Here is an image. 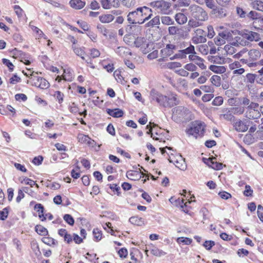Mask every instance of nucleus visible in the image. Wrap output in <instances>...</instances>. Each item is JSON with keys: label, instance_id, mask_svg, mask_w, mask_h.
Instances as JSON below:
<instances>
[{"label": "nucleus", "instance_id": "1", "mask_svg": "<svg viewBox=\"0 0 263 263\" xmlns=\"http://www.w3.org/2000/svg\"><path fill=\"white\" fill-rule=\"evenodd\" d=\"M152 16L151 9L146 7H138L136 10L129 12L127 20L130 24H142Z\"/></svg>", "mask_w": 263, "mask_h": 263}, {"label": "nucleus", "instance_id": "2", "mask_svg": "<svg viewBox=\"0 0 263 263\" xmlns=\"http://www.w3.org/2000/svg\"><path fill=\"white\" fill-rule=\"evenodd\" d=\"M151 101H156L160 105L163 107H172L178 103L176 95L166 96L162 95L154 89L150 92Z\"/></svg>", "mask_w": 263, "mask_h": 263}, {"label": "nucleus", "instance_id": "3", "mask_svg": "<svg viewBox=\"0 0 263 263\" xmlns=\"http://www.w3.org/2000/svg\"><path fill=\"white\" fill-rule=\"evenodd\" d=\"M180 48L182 49L179 50L178 52L170 58V60L175 59H185L189 56L196 53L195 47L190 43L183 42L180 45Z\"/></svg>", "mask_w": 263, "mask_h": 263}, {"label": "nucleus", "instance_id": "4", "mask_svg": "<svg viewBox=\"0 0 263 263\" xmlns=\"http://www.w3.org/2000/svg\"><path fill=\"white\" fill-rule=\"evenodd\" d=\"M205 130V125L204 123L196 121L193 122L189 127L185 130L186 133L189 136H192L197 138L199 137H202Z\"/></svg>", "mask_w": 263, "mask_h": 263}, {"label": "nucleus", "instance_id": "5", "mask_svg": "<svg viewBox=\"0 0 263 263\" xmlns=\"http://www.w3.org/2000/svg\"><path fill=\"white\" fill-rule=\"evenodd\" d=\"M25 74L29 78L27 81V84H31V85L41 89H47L50 86L49 83L44 78L38 77L37 73L32 72L29 75L27 73Z\"/></svg>", "mask_w": 263, "mask_h": 263}, {"label": "nucleus", "instance_id": "6", "mask_svg": "<svg viewBox=\"0 0 263 263\" xmlns=\"http://www.w3.org/2000/svg\"><path fill=\"white\" fill-rule=\"evenodd\" d=\"M190 14L194 19L199 21H205L208 18L207 13L200 6L192 5L189 9Z\"/></svg>", "mask_w": 263, "mask_h": 263}, {"label": "nucleus", "instance_id": "7", "mask_svg": "<svg viewBox=\"0 0 263 263\" xmlns=\"http://www.w3.org/2000/svg\"><path fill=\"white\" fill-rule=\"evenodd\" d=\"M150 5L152 7L164 14L168 13L170 11L169 9L171 7L170 3L162 0L153 2L151 3Z\"/></svg>", "mask_w": 263, "mask_h": 263}, {"label": "nucleus", "instance_id": "8", "mask_svg": "<svg viewBox=\"0 0 263 263\" xmlns=\"http://www.w3.org/2000/svg\"><path fill=\"white\" fill-rule=\"evenodd\" d=\"M189 59L193 63L197 65L201 70L206 69V66L204 64V60L197 55V53L189 56Z\"/></svg>", "mask_w": 263, "mask_h": 263}, {"label": "nucleus", "instance_id": "9", "mask_svg": "<svg viewBox=\"0 0 263 263\" xmlns=\"http://www.w3.org/2000/svg\"><path fill=\"white\" fill-rule=\"evenodd\" d=\"M177 49L178 47L176 45L168 44L165 48L161 50V53L163 58L170 57L174 53V50H176Z\"/></svg>", "mask_w": 263, "mask_h": 263}, {"label": "nucleus", "instance_id": "10", "mask_svg": "<svg viewBox=\"0 0 263 263\" xmlns=\"http://www.w3.org/2000/svg\"><path fill=\"white\" fill-rule=\"evenodd\" d=\"M168 31L170 35H176L178 37H183L184 36V31L182 27L170 26L168 28Z\"/></svg>", "mask_w": 263, "mask_h": 263}, {"label": "nucleus", "instance_id": "11", "mask_svg": "<svg viewBox=\"0 0 263 263\" xmlns=\"http://www.w3.org/2000/svg\"><path fill=\"white\" fill-rule=\"evenodd\" d=\"M233 125L235 129L239 132H245L248 129V126L246 123L240 119L236 120Z\"/></svg>", "mask_w": 263, "mask_h": 263}, {"label": "nucleus", "instance_id": "12", "mask_svg": "<svg viewBox=\"0 0 263 263\" xmlns=\"http://www.w3.org/2000/svg\"><path fill=\"white\" fill-rule=\"evenodd\" d=\"M134 43L136 47L144 48V50H143V51H144L146 49V47H147L148 46V44L146 43V40L144 37H137L135 39Z\"/></svg>", "mask_w": 263, "mask_h": 263}, {"label": "nucleus", "instance_id": "13", "mask_svg": "<svg viewBox=\"0 0 263 263\" xmlns=\"http://www.w3.org/2000/svg\"><path fill=\"white\" fill-rule=\"evenodd\" d=\"M248 56L251 62L256 63L261 57V53L258 50L251 49L248 52Z\"/></svg>", "mask_w": 263, "mask_h": 263}, {"label": "nucleus", "instance_id": "14", "mask_svg": "<svg viewBox=\"0 0 263 263\" xmlns=\"http://www.w3.org/2000/svg\"><path fill=\"white\" fill-rule=\"evenodd\" d=\"M222 112L223 114L221 115V117H222L223 119L228 121H234V111L232 110L231 108L223 110Z\"/></svg>", "mask_w": 263, "mask_h": 263}, {"label": "nucleus", "instance_id": "15", "mask_svg": "<svg viewBox=\"0 0 263 263\" xmlns=\"http://www.w3.org/2000/svg\"><path fill=\"white\" fill-rule=\"evenodd\" d=\"M260 111L248 109L245 113V117L249 119H257L260 116Z\"/></svg>", "mask_w": 263, "mask_h": 263}, {"label": "nucleus", "instance_id": "16", "mask_svg": "<svg viewBox=\"0 0 263 263\" xmlns=\"http://www.w3.org/2000/svg\"><path fill=\"white\" fill-rule=\"evenodd\" d=\"M69 5L71 8L76 10L82 9L85 5V2L82 0H70Z\"/></svg>", "mask_w": 263, "mask_h": 263}, {"label": "nucleus", "instance_id": "17", "mask_svg": "<svg viewBox=\"0 0 263 263\" xmlns=\"http://www.w3.org/2000/svg\"><path fill=\"white\" fill-rule=\"evenodd\" d=\"M189 110L182 106H178L173 110V116H176L179 118H183L186 111Z\"/></svg>", "mask_w": 263, "mask_h": 263}, {"label": "nucleus", "instance_id": "18", "mask_svg": "<svg viewBox=\"0 0 263 263\" xmlns=\"http://www.w3.org/2000/svg\"><path fill=\"white\" fill-rule=\"evenodd\" d=\"M72 49L74 53L78 56L80 57L83 60H85V51L84 47H78L77 45H72Z\"/></svg>", "mask_w": 263, "mask_h": 263}, {"label": "nucleus", "instance_id": "19", "mask_svg": "<svg viewBox=\"0 0 263 263\" xmlns=\"http://www.w3.org/2000/svg\"><path fill=\"white\" fill-rule=\"evenodd\" d=\"M243 37L250 41H258L260 39V34L253 31H249L247 33H245Z\"/></svg>", "mask_w": 263, "mask_h": 263}, {"label": "nucleus", "instance_id": "20", "mask_svg": "<svg viewBox=\"0 0 263 263\" xmlns=\"http://www.w3.org/2000/svg\"><path fill=\"white\" fill-rule=\"evenodd\" d=\"M106 111L109 115L114 118L121 117L124 114L123 111L119 108L107 109Z\"/></svg>", "mask_w": 263, "mask_h": 263}, {"label": "nucleus", "instance_id": "21", "mask_svg": "<svg viewBox=\"0 0 263 263\" xmlns=\"http://www.w3.org/2000/svg\"><path fill=\"white\" fill-rule=\"evenodd\" d=\"M115 52L119 55L122 57H125L128 55H132V53L129 51V49L124 47H118L115 50Z\"/></svg>", "mask_w": 263, "mask_h": 263}, {"label": "nucleus", "instance_id": "22", "mask_svg": "<svg viewBox=\"0 0 263 263\" xmlns=\"http://www.w3.org/2000/svg\"><path fill=\"white\" fill-rule=\"evenodd\" d=\"M215 158H209L208 161L209 162V165L216 170H220L223 168V164L221 163L215 162Z\"/></svg>", "mask_w": 263, "mask_h": 263}, {"label": "nucleus", "instance_id": "23", "mask_svg": "<svg viewBox=\"0 0 263 263\" xmlns=\"http://www.w3.org/2000/svg\"><path fill=\"white\" fill-rule=\"evenodd\" d=\"M115 16L111 14H106L100 15L99 20L102 23H109L114 20Z\"/></svg>", "mask_w": 263, "mask_h": 263}, {"label": "nucleus", "instance_id": "24", "mask_svg": "<svg viewBox=\"0 0 263 263\" xmlns=\"http://www.w3.org/2000/svg\"><path fill=\"white\" fill-rule=\"evenodd\" d=\"M209 69L216 73H223L226 71V68L224 66H221L212 65L210 66Z\"/></svg>", "mask_w": 263, "mask_h": 263}, {"label": "nucleus", "instance_id": "25", "mask_svg": "<svg viewBox=\"0 0 263 263\" xmlns=\"http://www.w3.org/2000/svg\"><path fill=\"white\" fill-rule=\"evenodd\" d=\"M176 21L179 24H183L187 21V18L183 13H177L175 15Z\"/></svg>", "mask_w": 263, "mask_h": 263}, {"label": "nucleus", "instance_id": "26", "mask_svg": "<svg viewBox=\"0 0 263 263\" xmlns=\"http://www.w3.org/2000/svg\"><path fill=\"white\" fill-rule=\"evenodd\" d=\"M251 5L254 9L263 11V2L260 1H254L252 2Z\"/></svg>", "mask_w": 263, "mask_h": 263}, {"label": "nucleus", "instance_id": "27", "mask_svg": "<svg viewBox=\"0 0 263 263\" xmlns=\"http://www.w3.org/2000/svg\"><path fill=\"white\" fill-rule=\"evenodd\" d=\"M35 230L41 235H46L48 233L47 230L41 225H36L35 227Z\"/></svg>", "mask_w": 263, "mask_h": 263}, {"label": "nucleus", "instance_id": "28", "mask_svg": "<svg viewBox=\"0 0 263 263\" xmlns=\"http://www.w3.org/2000/svg\"><path fill=\"white\" fill-rule=\"evenodd\" d=\"M202 21L196 20L193 18L189 20L187 25L191 28H195L201 26L202 25Z\"/></svg>", "mask_w": 263, "mask_h": 263}, {"label": "nucleus", "instance_id": "29", "mask_svg": "<svg viewBox=\"0 0 263 263\" xmlns=\"http://www.w3.org/2000/svg\"><path fill=\"white\" fill-rule=\"evenodd\" d=\"M137 29V31H140L141 30V27L139 26H132L131 25H127L125 27L126 32L127 33V34H131L133 33V29Z\"/></svg>", "mask_w": 263, "mask_h": 263}, {"label": "nucleus", "instance_id": "30", "mask_svg": "<svg viewBox=\"0 0 263 263\" xmlns=\"http://www.w3.org/2000/svg\"><path fill=\"white\" fill-rule=\"evenodd\" d=\"M161 22L165 25H171L174 24V20L170 16H163L161 18Z\"/></svg>", "mask_w": 263, "mask_h": 263}, {"label": "nucleus", "instance_id": "31", "mask_svg": "<svg viewBox=\"0 0 263 263\" xmlns=\"http://www.w3.org/2000/svg\"><path fill=\"white\" fill-rule=\"evenodd\" d=\"M42 241L44 243L49 246L57 245L58 244V241L51 237H44Z\"/></svg>", "mask_w": 263, "mask_h": 263}, {"label": "nucleus", "instance_id": "32", "mask_svg": "<svg viewBox=\"0 0 263 263\" xmlns=\"http://www.w3.org/2000/svg\"><path fill=\"white\" fill-rule=\"evenodd\" d=\"M160 23L159 16H156L145 24L146 27H154Z\"/></svg>", "mask_w": 263, "mask_h": 263}, {"label": "nucleus", "instance_id": "33", "mask_svg": "<svg viewBox=\"0 0 263 263\" xmlns=\"http://www.w3.org/2000/svg\"><path fill=\"white\" fill-rule=\"evenodd\" d=\"M192 41L195 44L205 43L206 39L204 36H194L192 38Z\"/></svg>", "mask_w": 263, "mask_h": 263}, {"label": "nucleus", "instance_id": "34", "mask_svg": "<svg viewBox=\"0 0 263 263\" xmlns=\"http://www.w3.org/2000/svg\"><path fill=\"white\" fill-rule=\"evenodd\" d=\"M92 232L95 240L96 241H100L102 238V231H100L99 229L96 228L93 229Z\"/></svg>", "mask_w": 263, "mask_h": 263}, {"label": "nucleus", "instance_id": "35", "mask_svg": "<svg viewBox=\"0 0 263 263\" xmlns=\"http://www.w3.org/2000/svg\"><path fill=\"white\" fill-rule=\"evenodd\" d=\"M151 253L157 256H161L164 255L165 253L162 250H159L158 248L153 247L151 249Z\"/></svg>", "mask_w": 263, "mask_h": 263}, {"label": "nucleus", "instance_id": "36", "mask_svg": "<svg viewBox=\"0 0 263 263\" xmlns=\"http://www.w3.org/2000/svg\"><path fill=\"white\" fill-rule=\"evenodd\" d=\"M129 222L135 225L140 226L142 223V220L141 218H139L137 216H133L129 218Z\"/></svg>", "mask_w": 263, "mask_h": 263}, {"label": "nucleus", "instance_id": "37", "mask_svg": "<svg viewBox=\"0 0 263 263\" xmlns=\"http://www.w3.org/2000/svg\"><path fill=\"white\" fill-rule=\"evenodd\" d=\"M66 72L64 70V73L62 74L61 77L58 76L56 79V80L58 81L59 82H61V80L63 79L66 81H71L72 80V78L70 74L68 75H66L65 74Z\"/></svg>", "mask_w": 263, "mask_h": 263}, {"label": "nucleus", "instance_id": "38", "mask_svg": "<svg viewBox=\"0 0 263 263\" xmlns=\"http://www.w3.org/2000/svg\"><path fill=\"white\" fill-rule=\"evenodd\" d=\"M211 82L213 84L216 86H219L220 85V77L217 75L213 76L210 79Z\"/></svg>", "mask_w": 263, "mask_h": 263}, {"label": "nucleus", "instance_id": "39", "mask_svg": "<svg viewBox=\"0 0 263 263\" xmlns=\"http://www.w3.org/2000/svg\"><path fill=\"white\" fill-rule=\"evenodd\" d=\"M184 68L187 71H195L197 69V66L193 63H190L186 64Z\"/></svg>", "mask_w": 263, "mask_h": 263}, {"label": "nucleus", "instance_id": "40", "mask_svg": "<svg viewBox=\"0 0 263 263\" xmlns=\"http://www.w3.org/2000/svg\"><path fill=\"white\" fill-rule=\"evenodd\" d=\"M64 220L69 225L73 226L74 223L73 218L69 214H65L63 217Z\"/></svg>", "mask_w": 263, "mask_h": 263}, {"label": "nucleus", "instance_id": "41", "mask_svg": "<svg viewBox=\"0 0 263 263\" xmlns=\"http://www.w3.org/2000/svg\"><path fill=\"white\" fill-rule=\"evenodd\" d=\"M100 3L103 8L109 9L112 7L111 2L109 0H100Z\"/></svg>", "mask_w": 263, "mask_h": 263}, {"label": "nucleus", "instance_id": "42", "mask_svg": "<svg viewBox=\"0 0 263 263\" xmlns=\"http://www.w3.org/2000/svg\"><path fill=\"white\" fill-rule=\"evenodd\" d=\"M53 96L59 103H62L63 102L64 94L62 92L60 91H55Z\"/></svg>", "mask_w": 263, "mask_h": 263}, {"label": "nucleus", "instance_id": "43", "mask_svg": "<svg viewBox=\"0 0 263 263\" xmlns=\"http://www.w3.org/2000/svg\"><path fill=\"white\" fill-rule=\"evenodd\" d=\"M241 62L243 64H245L247 65V66L249 67H254L256 66V63L255 62H251L249 59H241L240 60V63Z\"/></svg>", "mask_w": 263, "mask_h": 263}, {"label": "nucleus", "instance_id": "44", "mask_svg": "<svg viewBox=\"0 0 263 263\" xmlns=\"http://www.w3.org/2000/svg\"><path fill=\"white\" fill-rule=\"evenodd\" d=\"M2 62L4 65L8 67L10 71H12L13 70L14 66L10 60L7 59H3Z\"/></svg>", "mask_w": 263, "mask_h": 263}, {"label": "nucleus", "instance_id": "45", "mask_svg": "<svg viewBox=\"0 0 263 263\" xmlns=\"http://www.w3.org/2000/svg\"><path fill=\"white\" fill-rule=\"evenodd\" d=\"M247 15L252 20L257 19L260 17V14L255 11H251Z\"/></svg>", "mask_w": 263, "mask_h": 263}, {"label": "nucleus", "instance_id": "46", "mask_svg": "<svg viewBox=\"0 0 263 263\" xmlns=\"http://www.w3.org/2000/svg\"><path fill=\"white\" fill-rule=\"evenodd\" d=\"M223 100L222 97H216L212 102V104L214 106H219L223 103Z\"/></svg>", "mask_w": 263, "mask_h": 263}, {"label": "nucleus", "instance_id": "47", "mask_svg": "<svg viewBox=\"0 0 263 263\" xmlns=\"http://www.w3.org/2000/svg\"><path fill=\"white\" fill-rule=\"evenodd\" d=\"M215 245V243L214 241L206 240L203 244V246L206 250H210Z\"/></svg>", "mask_w": 263, "mask_h": 263}, {"label": "nucleus", "instance_id": "48", "mask_svg": "<svg viewBox=\"0 0 263 263\" xmlns=\"http://www.w3.org/2000/svg\"><path fill=\"white\" fill-rule=\"evenodd\" d=\"M122 3L124 6L130 8L135 5L136 1L135 0H123Z\"/></svg>", "mask_w": 263, "mask_h": 263}, {"label": "nucleus", "instance_id": "49", "mask_svg": "<svg viewBox=\"0 0 263 263\" xmlns=\"http://www.w3.org/2000/svg\"><path fill=\"white\" fill-rule=\"evenodd\" d=\"M8 215V211L7 208H4L3 211H0V220H5Z\"/></svg>", "mask_w": 263, "mask_h": 263}, {"label": "nucleus", "instance_id": "50", "mask_svg": "<svg viewBox=\"0 0 263 263\" xmlns=\"http://www.w3.org/2000/svg\"><path fill=\"white\" fill-rule=\"evenodd\" d=\"M88 137V136L84 135L83 134H79L78 136L79 142L82 143H86Z\"/></svg>", "mask_w": 263, "mask_h": 263}, {"label": "nucleus", "instance_id": "51", "mask_svg": "<svg viewBox=\"0 0 263 263\" xmlns=\"http://www.w3.org/2000/svg\"><path fill=\"white\" fill-rule=\"evenodd\" d=\"M90 54L91 58H96L100 56V52L96 48H92L90 49Z\"/></svg>", "mask_w": 263, "mask_h": 263}, {"label": "nucleus", "instance_id": "52", "mask_svg": "<svg viewBox=\"0 0 263 263\" xmlns=\"http://www.w3.org/2000/svg\"><path fill=\"white\" fill-rule=\"evenodd\" d=\"M21 81V78L16 74H15L9 79V83L11 84H15Z\"/></svg>", "mask_w": 263, "mask_h": 263}, {"label": "nucleus", "instance_id": "53", "mask_svg": "<svg viewBox=\"0 0 263 263\" xmlns=\"http://www.w3.org/2000/svg\"><path fill=\"white\" fill-rule=\"evenodd\" d=\"M14 9L18 17H21L23 16V10L21 8V7L19 6L15 5L14 6Z\"/></svg>", "mask_w": 263, "mask_h": 263}, {"label": "nucleus", "instance_id": "54", "mask_svg": "<svg viewBox=\"0 0 263 263\" xmlns=\"http://www.w3.org/2000/svg\"><path fill=\"white\" fill-rule=\"evenodd\" d=\"M241 66L240 62L235 61L230 64H229V68L231 70H235L236 68H239Z\"/></svg>", "mask_w": 263, "mask_h": 263}, {"label": "nucleus", "instance_id": "55", "mask_svg": "<svg viewBox=\"0 0 263 263\" xmlns=\"http://www.w3.org/2000/svg\"><path fill=\"white\" fill-rule=\"evenodd\" d=\"M178 241L184 243L185 245H190L192 243V240L189 238L182 237L178 239Z\"/></svg>", "mask_w": 263, "mask_h": 263}, {"label": "nucleus", "instance_id": "56", "mask_svg": "<svg viewBox=\"0 0 263 263\" xmlns=\"http://www.w3.org/2000/svg\"><path fill=\"white\" fill-rule=\"evenodd\" d=\"M34 209L36 210V212H38L39 214L44 213V208L41 203L36 204L34 206Z\"/></svg>", "mask_w": 263, "mask_h": 263}, {"label": "nucleus", "instance_id": "57", "mask_svg": "<svg viewBox=\"0 0 263 263\" xmlns=\"http://www.w3.org/2000/svg\"><path fill=\"white\" fill-rule=\"evenodd\" d=\"M237 14L241 17L245 18L246 16V12L243 10L242 8L237 7L236 8Z\"/></svg>", "mask_w": 263, "mask_h": 263}, {"label": "nucleus", "instance_id": "58", "mask_svg": "<svg viewBox=\"0 0 263 263\" xmlns=\"http://www.w3.org/2000/svg\"><path fill=\"white\" fill-rule=\"evenodd\" d=\"M218 195L221 198L223 199H228L231 198L232 197L230 193L226 191L220 192Z\"/></svg>", "mask_w": 263, "mask_h": 263}, {"label": "nucleus", "instance_id": "59", "mask_svg": "<svg viewBox=\"0 0 263 263\" xmlns=\"http://www.w3.org/2000/svg\"><path fill=\"white\" fill-rule=\"evenodd\" d=\"M231 109L234 111V115H241L245 110L242 107H231Z\"/></svg>", "mask_w": 263, "mask_h": 263}, {"label": "nucleus", "instance_id": "60", "mask_svg": "<svg viewBox=\"0 0 263 263\" xmlns=\"http://www.w3.org/2000/svg\"><path fill=\"white\" fill-rule=\"evenodd\" d=\"M137 172L134 171H128L126 173V177L131 180H135L134 176L135 175H137Z\"/></svg>", "mask_w": 263, "mask_h": 263}, {"label": "nucleus", "instance_id": "61", "mask_svg": "<svg viewBox=\"0 0 263 263\" xmlns=\"http://www.w3.org/2000/svg\"><path fill=\"white\" fill-rule=\"evenodd\" d=\"M32 249L35 253L36 255H40L41 254V252L40 251L39 247L37 243L33 242L31 244Z\"/></svg>", "mask_w": 263, "mask_h": 263}, {"label": "nucleus", "instance_id": "62", "mask_svg": "<svg viewBox=\"0 0 263 263\" xmlns=\"http://www.w3.org/2000/svg\"><path fill=\"white\" fill-rule=\"evenodd\" d=\"M257 215L259 219L263 221V207L261 205H258L257 207Z\"/></svg>", "mask_w": 263, "mask_h": 263}, {"label": "nucleus", "instance_id": "63", "mask_svg": "<svg viewBox=\"0 0 263 263\" xmlns=\"http://www.w3.org/2000/svg\"><path fill=\"white\" fill-rule=\"evenodd\" d=\"M214 42L215 44L218 46L223 45L226 43V41L219 35L215 37Z\"/></svg>", "mask_w": 263, "mask_h": 263}, {"label": "nucleus", "instance_id": "64", "mask_svg": "<svg viewBox=\"0 0 263 263\" xmlns=\"http://www.w3.org/2000/svg\"><path fill=\"white\" fill-rule=\"evenodd\" d=\"M97 28L100 30V32L105 36H107L108 30L103 26L98 25Z\"/></svg>", "mask_w": 263, "mask_h": 263}]
</instances>
